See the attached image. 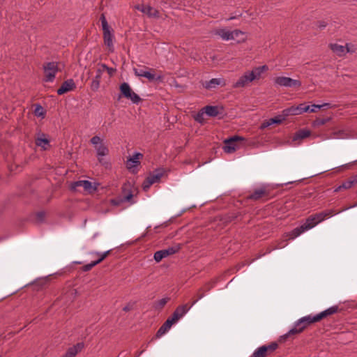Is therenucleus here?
<instances>
[{"instance_id":"nucleus-10","label":"nucleus","mask_w":357,"mask_h":357,"mask_svg":"<svg viewBox=\"0 0 357 357\" xmlns=\"http://www.w3.org/2000/svg\"><path fill=\"white\" fill-rule=\"evenodd\" d=\"M180 249L181 246L179 245H175L174 246L169 247L167 249L158 250L154 253V260L156 262H160L162 259L178 252Z\"/></svg>"},{"instance_id":"nucleus-24","label":"nucleus","mask_w":357,"mask_h":357,"mask_svg":"<svg viewBox=\"0 0 357 357\" xmlns=\"http://www.w3.org/2000/svg\"><path fill=\"white\" fill-rule=\"evenodd\" d=\"M102 73L103 70H101L100 68H98L96 70V75L91 83V89L92 91H97L98 90Z\"/></svg>"},{"instance_id":"nucleus-20","label":"nucleus","mask_w":357,"mask_h":357,"mask_svg":"<svg viewBox=\"0 0 357 357\" xmlns=\"http://www.w3.org/2000/svg\"><path fill=\"white\" fill-rule=\"evenodd\" d=\"M307 326L305 323H302L301 324H298V320L295 322L293 328L290 329L287 333H286L284 337H287L290 335H294L301 333L306 328Z\"/></svg>"},{"instance_id":"nucleus-28","label":"nucleus","mask_w":357,"mask_h":357,"mask_svg":"<svg viewBox=\"0 0 357 357\" xmlns=\"http://www.w3.org/2000/svg\"><path fill=\"white\" fill-rule=\"evenodd\" d=\"M154 72H155L154 69L149 68L146 71L145 74H144V76L142 77L146 78L150 82L162 81V79L164 78L163 76L160 75H157L154 73Z\"/></svg>"},{"instance_id":"nucleus-8","label":"nucleus","mask_w":357,"mask_h":357,"mask_svg":"<svg viewBox=\"0 0 357 357\" xmlns=\"http://www.w3.org/2000/svg\"><path fill=\"white\" fill-rule=\"evenodd\" d=\"M119 89L123 96L130 100L132 103L138 104L142 100L141 98L132 90L128 83L123 82L120 85Z\"/></svg>"},{"instance_id":"nucleus-35","label":"nucleus","mask_w":357,"mask_h":357,"mask_svg":"<svg viewBox=\"0 0 357 357\" xmlns=\"http://www.w3.org/2000/svg\"><path fill=\"white\" fill-rule=\"evenodd\" d=\"M310 135V131L308 130H300L295 133L293 137V141L304 139Z\"/></svg>"},{"instance_id":"nucleus-34","label":"nucleus","mask_w":357,"mask_h":357,"mask_svg":"<svg viewBox=\"0 0 357 357\" xmlns=\"http://www.w3.org/2000/svg\"><path fill=\"white\" fill-rule=\"evenodd\" d=\"M205 114L208 116L215 117L219 114V109L217 106L208 105L203 108Z\"/></svg>"},{"instance_id":"nucleus-49","label":"nucleus","mask_w":357,"mask_h":357,"mask_svg":"<svg viewBox=\"0 0 357 357\" xmlns=\"http://www.w3.org/2000/svg\"><path fill=\"white\" fill-rule=\"evenodd\" d=\"M357 206V202L356 204H354V205L351 206H349L347 208H345L344 209H342L341 211H344L347 209H349V208H354V207H356Z\"/></svg>"},{"instance_id":"nucleus-3","label":"nucleus","mask_w":357,"mask_h":357,"mask_svg":"<svg viewBox=\"0 0 357 357\" xmlns=\"http://www.w3.org/2000/svg\"><path fill=\"white\" fill-rule=\"evenodd\" d=\"M319 223V222L317 221L315 215H312L305 220V222L302 225L296 227L289 233H288L287 236L289 238V239H294L303 232L314 227Z\"/></svg>"},{"instance_id":"nucleus-29","label":"nucleus","mask_w":357,"mask_h":357,"mask_svg":"<svg viewBox=\"0 0 357 357\" xmlns=\"http://www.w3.org/2000/svg\"><path fill=\"white\" fill-rule=\"evenodd\" d=\"M341 212L342 211H339L337 213H335V214H337V213H341ZM334 214H335V211L333 210V209H329V210H325L324 211H321L320 213H316L314 215L316 216V218H317V221L319 222V223H320L322 221H324L326 218L333 216Z\"/></svg>"},{"instance_id":"nucleus-7","label":"nucleus","mask_w":357,"mask_h":357,"mask_svg":"<svg viewBox=\"0 0 357 357\" xmlns=\"http://www.w3.org/2000/svg\"><path fill=\"white\" fill-rule=\"evenodd\" d=\"M278 348V344L273 342L257 348L250 357H267L273 354Z\"/></svg>"},{"instance_id":"nucleus-21","label":"nucleus","mask_w":357,"mask_h":357,"mask_svg":"<svg viewBox=\"0 0 357 357\" xmlns=\"http://www.w3.org/2000/svg\"><path fill=\"white\" fill-rule=\"evenodd\" d=\"M35 142L43 150H47L50 146V141L44 133H38Z\"/></svg>"},{"instance_id":"nucleus-53","label":"nucleus","mask_w":357,"mask_h":357,"mask_svg":"<svg viewBox=\"0 0 357 357\" xmlns=\"http://www.w3.org/2000/svg\"><path fill=\"white\" fill-rule=\"evenodd\" d=\"M98 235V233L94 234L93 236H92V239L93 240Z\"/></svg>"},{"instance_id":"nucleus-27","label":"nucleus","mask_w":357,"mask_h":357,"mask_svg":"<svg viewBox=\"0 0 357 357\" xmlns=\"http://www.w3.org/2000/svg\"><path fill=\"white\" fill-rule=\"evenodd\" d=\"M165 169L163 168H158L155 169L149 176V178L153 181V183H158L165 174Z\"/></svg>"},{"instance_id":"nucleus-13","label":"nucleus","mask_w":357,"mask_h":357,"mask_svg":"<svg viewBox=\"0 0 357 357\" xmlns=\"http://www.w3.org/2000/svg\"><path fill=\"white\" fill-rule=\"evenodd\" d=\"M128 186L123 185L122 188V197L119 199H113L112 200V203L114 205H118L121 202H129L131 204L134 203L132 202V198L133 197L132 191H130L128 188Z\"/></svg>"},{"instance_id":"nucleus-44","label":"nucleus","mask_w":357,"mask_h":357,"mask_svg":"<svg viewBox=\"0 0 357 357\" xmlns=\"http://www.w3.org/2000/svg\"><path fill=\"white\" fill-rule=\"evenodd\" d=\"M101 68V70H107L108 74L110 75H112V74L114 73L115 71V69L112 68H109L108 67L106 64L105 63H102L100 64V67Z\"/></svg>"},{"instance_id":"nucleus-33","label":"nucleus","mask_w":357,"mask_h":357,"mask_svg":"<svg viewBox=\"0 0 357 357\" xmlns=\"http://www.w3.org/2000/svg\"><path fill=\"white\" fill-rule=\"evenodd\" d=\"M215 34L219 36L223 40H231L232 38V31L226 29L217 30Z\"/></svg>"},{"instance_id":"nucleus-19","label":"nucleus","mask_w":357,"mask_h":357,"mask_svg":"<svg viewBox=\"0 0 357 357\" xmlns=\"http://www.w3.org/2000/svg\"><path fill=\"white\" fill-rule=\"evenodd\" d=\"M84 347L83 342H78L73 347H69L66 352L61 357H75Z\"/></svg>"},{"instance_id":"nucleus-6","label":"nucleus","mask_w":357,"mask_h":357,"mask_svg":"<svg viewBox=\"0 0 357 357\" xmlns=\"http://www.w3.org/2000/svg\"><path fill=\"white\" fill-rule=\"evenodd\" d=\"M90 142L96 151V155L98 161L101 162L102 157L107 155L109 153V149L107 146L103 143V140L98 135L93 137Z\"/></svg>"},{"instance_id":"nucleus-5","label":"nucleus","mask_w":357,"mask_h":357,"mask_svg":"<svg viewBox=\"0 0 357 357\" xmlns=\"http://www.w3.org/2000/svg\"><path fill=\"white\" fill-rule=\"evenodd\" d=\"M100 20L103 32L104 43L108 47L109 51L113 52L114 50L113 30L109 27L104 14L101 15Z\"/></svg>"},{"instance_id":"nucleus-40","label":"nucleus","mask_w":357,"mask_h":357,"mask_svg":"<svg viewBox=\"0 0 357 357\" xmlns=\"http://www.w3.org/2000/svg\"><path fill=\"white\" fill-rule=\"evenodd\" d=\"M169 298L166 297L163 298L162 299H160L155 303V309H162L169 301Z\"/></svg>"},{"instance_id":"nucleus-30","label":"nucleus","mask_w":357,"mask_h":357,"mask_svg":"<svg viewBox=\"0 0 357 357\" xmlns=\"http://www.w3.org/2000/svg\"><path fill=\"white\" fill-rule=\"evenodd\" d=\"M341 212L342 211H339L337 213H335V214H337V213H341ZM334 214H335V211L333 210V209H329V210H325L324 211H321L320 213H316L314 215L316 216V218H317V221L319 222V223H320L322 221H324L326 218L333 216Z\"/></svg>"},{"instance_id":"nucleus-37","label":"nucleus","mask_w":357,"mask_h":357,"mask_svg":"<svg viewBox=\"0 0 357 357\" xmlns=\"http://www.w3.org/2000/svg\"><path fill=\"white\" fill-rule=\"evenodd\" d=\"M330 106V104L329 103H324L322 105H306V107H308V111L307 112H317V109H321L322 107H329Z\"/></svg>"},{"instance_id":"nucleus-51","label":"nucleus","mask_w":357,"mask_h":357,"mask_svg":"<svg viewBox=\"0 0 357 357\" xmlns=\"http://www.w3.org/2000/svg\"><path fill=\"white\" fill-rule=\"evenodd\" d=\"M198 301H199L198 298H197L196 300L192 301V302L191 303V304L189 306H191V307H192L194 305H195L197 303V302Z\"/></svg>"},{"instance_id":"nucleus-14","label":"nucleus","mask_w":357,"mask_h":357,"mask_svg":"<svg viewBox=\"0 0 357 357\" xmlns=\"http://www.w3.org/2000/svg\"><path fill=\"white\" fill-rule=\"evenodd\" d=\"M191 308L188 304L179 305L173 312L170 317L176 323L178 320L182 318Z\"/></svg>"},{"instance_id":"nucleus-50","label":"nucleus","mask_w":357,"mask_h":357,"mask_svg":"<svg viewBox=\"0 0 357 357\" xmlns=\"http://www.w3.org/2000/svg\"><path fill=\"white\" fill-rule=\"evenodd\" d=\"M37 215L40 220H42L45 214L43 212H40V213H38Z\"/></svg>"},{"instance_id":"nucleus-9","label":"nucleus","mask_w":357,"mask_h":357,"mask_svg":"<svg viewBox=\"0 0 357 357\" xmlns=\"http://www.w3.org/2000/svg\"><path fill=\"white\" fill-rule=\"evenodd\" d=\"M243 137L234 136L224 141L223 149L227 153H231L239 148L238 144L244 141Z\"/></svg>"},{"instance_id":"nucleus-31","label":"nucleus","mask_w":357,"mask_h":357,"mask_svg":"<svg viewBox=\"0 0 357 357\" xmlns=\"http://www.w3.org/2000/svg\"><path fill=\"white\" fill-rule=\"evenodd\" d=\"M341 212L342 211H339L337 213H335V214H337V213H341ZM334 214H335V211L333 210V209H329V210H325L324 211H321L320 213H316L314 215L316 216V218H317V221L319 222V223H320L322 221H324L326 218L333 216Z\"/></svg>"},{"instance_id":"nucleus-32","label":"nucleus","mask_w":357,"mask_h":357,"mask_svg":"<svg viewBox=\"0 0 357 357\" xmlns=\"http://www.w3.org/2000/svg\"><path fill=\"white\" fill-rule=\"evenodd\" d=\"M267 195L268 192L266 188L263 186L255 189V191L249 196V199L257 200Z\"/></svg>"},{"instance_id":"nucleus-18","label":"nucleus","mask_w":357,"mask_h":357,"mask_svg":"<svg viewBox=\"0 0 357 357\" xmlns=\"http://www.w3.org/2000/svg\"><path fill=\"white\" fill-rule=\"evenodd\" d=\"M226 82L223 78H213L209 81H206L203 84V86L206 89H213L218 86H225Z\"/></svg>"},{"instance_id":"nucleus-23","label":"nucleus","mask_w":357,"mask_h":357,"mask_svg":"<svg viewBox=\"0 0 357 357\" xmlns=\"http://www.w3.org/2000/svg\"><path fill=\"white\" fill-rule=\"evenodd\" d=\"M286 118H287V116H284L283 113L282 112V115L275 116L274 118L269 119L268 120H267L265 122H264L261 125L260 128L261 129H264V128H266L271 126L272 124H275H275H280L283 121H284Z\"/></svg>"},{"instance_id":"nucleus-25","label":"nucleus","mask_w":357,"mask_h":357,"mask_svg":"<svg viewBox=\"0 0 357 357\" xmlns=\"http://www.w3.org/2000/svg\"><path fill=\"white\" fill-rule=\"evenodd\" d=\"M232 40H235L237 43H244L247 40V34L238 29L232 31Z\"/></svg>"},{"instance_id":"nucleus-16","label":"nucleus","mask_w":357,"mask_h":357,"mask_svg":"<svg viewBox=\"0 0 357 357\" xmlns=\"http://www.w3.org/2000/svg\"><path fill=\"white\" fill-rule=\"evenodd\" d=\"M76 88V84L73 79H68L63 82L61 86L57 89L58 95H63L69 91H73Z\"/></svg>"},{"instance_id":"nucleus-2","label":"nucleus","mask_w":357,"mask_h":357,"mask_svg":"<svg viewBox=\"0 0 357 357\" xmlns=\"http://www.w3.org/2000/svg\"><path fill=\"white\" fill-rule=\"evenodd\" d=\"M338 307L337 305H333L315 315L309 314L299 319L298 324H301L302 323H305L308 326L313 323L319 321L320 320L327 317L328 316L336 313Z\"/></svg>"},{"instance_id":"nucleus-46","label":"nucleus","mask_w":357,"mask_h":357,"mask_svg":"<svg viewBox=\"0 0 357 357\" xmlns=\"http://www.w3.org/2000/svg\"><path fill=\"white\" fill-rule=\"evenodd\" d=\"M204 296H205V294L203 293V289L200 288L198 290V294H197V298H198V300L202 299V298L204 297Z\"/></svg>"},{"instance_id":"nucleus-52","label":"nucleus","mask_w":357,"mask_h":357,"mask_svg":"<svg viewBox=\"0 0 357 357\" xmlns=\"http://www.w3.org/2000/svg\"><path fill=\"white\" fill-rule=\"evenodd\" d=\"M342 189H344V188L342 187V185H340V186H338L337 188H336L335 189V190H334V191H335V192H338V191H340V190H342Z\"/></svg>"},{"instance_id":"nucleus-17","label":"nucleus","mask_w":357,"mask_h":357,"mask_svg":"<svg viewBox=\"0 0 357 357\" xmlns=\"http://www.w3.org/2000/svg\"><path fill=\"white\" fill-rule=\"evenodd\" d=\"M79 187L83 188L84 190L87 192H91L94 190L92 187V183L86 180H82L73 183L70 188L74 191H77L79 190Z\"/></svg>"},{"instance_id":"nucleus-38","label":"nucleus","mask_w":357,"mask_h":357,"mask_svg":"<svg viewBox=\"0 0 357 357\" xmlns=\"http://www.w3.org/2000/svg\"><path fill=\"white\" fill-rule=\"evenodd\" d=\"M148 69V67L141 66L140 68H134L133 71L136 76L142 77Z\"/></svg>"},{"instance_id":"nucleus-12","label":"nucleus","mask_w":357,"mask_h":357,"mask_svg":"<svg viewBox=\"0 0 357 357\" xmlns=\"http://www.w3.org/2000/svg\"><path fill=\"white\" fill-rule=\"evenodd\" d=\"M308 107H306L305 103H301L297 106L293 105L290 107L284 109L282 110V113L284 116H296L302 114L304 112H307Z\"/></svg>"},{"instance_id":"nucleus-43","label":"nucleus","mask_w":357,"mask_h":357,"mask_svg":"<svg viewBox=\"0 0 357 357\" xmlns=\"http://www.w3.org/2000/svg\"><path fill=\"white\" fill-rule=\"evenodd\" d=\"M153 184V181L151 182L149 177H147L142 183V188L144 191H147Z\"/></svg>"},{"instance_id":"nucleus-55","label":"nucleus","mask_w":357,"mask_h":357,"mask_svg":"<svg viewBox=\"0 0 357 357\" xmlns=\"http://www.w3.org/2000/svg\"><path fill=\"white\" fill-rule=\"evenodd\" d=\"M284 245H282V246H278V248H281L282 247H284Z\"/></svg>"},{"instance_id":"nucleus-39","label":"nucleus","mask_w":357,"mask_h":357,"mask_svg":"<svg viewBox=\"0 0 357 357\" xmlns=\"http://www.w3.org/2000/svg\"><path fill=\"white\" fill-rule=\"evenodd\" d=\"M204 114H205V112H204V109H202L201 111H199L197 114H196L194 116V119L198 123H203L205 121Z\"/></svg>"},{"instance_id":"nucleus-54","label":"nucleus","mask_w":357,"mask_h":357,"mask_svg":"<svg viewBox=\"0 0 357 357\" xmlns=\"http://www.w3.org/2000/svg\"><path fill=\"white\" fill-rule=\"evenodd\" d=\"M149 15H155V13H148Z\"/></svg>"},{"instance_id":"nucleus-22","label":"nucleus","mask_w":357,"mask_h":357,"mask_svg":"<svg viewBox=\"0 0 357 357\" xmlns=\"http://www.w3.org/2000/svg\"><path fill=\"white\" fill-rule=\"evenodd\" d=\"M174 323L175 322L172 319V318L169 317L158 329V331L156 333L155 337L157 338L162 337L170 329V328Z\"/></svg>"},{"instance_id":"nucleus-47","label":"nucleus","mask_w":357,"mask_h":357,"mask_svg":"<svg viewBox=\"0 0 357 357\" xmlns=\"http://www.w3.org/2000/svg\"><path fill=\"white\" fill-rule=\"evenodd\" d=\"M318 26L320 28V29H324L326 26V24L325 22L324 21H321V22H318Z\"/></svg>"},{"instance_id":"nucleus-48","label":"nucleus","mask_w":357,"mask_h":357,"mask_svg":"<svg viewBox=\"0 0 357 357\" xmlns=\"http://www.w3.org/2000/svg\"><path fill=\"white\" fill-rule=\"evenodd\" d=\"M326 120H324V119H322V120H319V121H317V123L318 125H323L326 123Z\"/></svg>"},{"instance_id":"nucleus-1","label":"nucleus","mask_w":357,"mask_h":357,"mask_svg":"<svg viewBox=\"0 0 357 357\" xmlns=\"http://www.w3.org/2000/svg\"><path fill=\"white\" fill-rule=\"evenodd\" d=\"M268 70L266 65L254 68L251 71H246L241 75L238 79L233 84L235 89L243 88L248 86L252 81L259 79L261 74Z\"/></svg>"},{"instance_id":"nucleus-11","label":"nucleus","mask_w":357,"mask_h":357,"mask_svg":"<svg viewBox=\"0 0 357 357\" xmlns=\"http://www.w3.org/2000/svg\"><path fill=\"white\" fill-rule=\"evenodd\" d=\"M274 84L279 86L299 87L301 82L298 79H294L287 77H277L274 79Z\"/></svg>"},{"instance_id":"nucleus-36","label":"nucleus","mask_w":357,"mask_h":357,"mask_svg":"<svg viewBox=\"0 0 357 357\" xmlns=\"http://www.w3.org/2000/svg\"><path fill=\"white\" fill-rule=\"evenodd\" d=\"M357 182L356 181V178L354 176H351L348 180L345 181L342 183V187L344 189H349L351 188L354 185L356 184Z\"/></svg>"},{"instance_id":"nucleus-26","label":"nucleus","mask_w":357,"mask_h":357,"mask_svg":"<svg viewBox=\"0 0 357 357\" xmlns=\"http://www.w3.org/2000/svg\"><path fill=\"white\" fill-rule=\"evenodd\" d=\"M143 158V155L141 153L136 152L132 157L128 159L127 166L128 169H131L139 164V160Z\"/></svg>"},{"instance_id":"nucleus-41","label":"nucleus","mask_w":357,"mask_h":357,"mask_svg":"<svg viewBox=\"0 0 357 357\" xmlns=\"http://www.w3.org/2000/svg\"><path fill=\"white\" fill-rule=\"evenodd\" d=\"M34 114L38 117H44V109L40 105H36V108L34 109Z\"/></svg>"},{"instance_id":"nucleus-42","label":"nucleus","mask_w":357,"mask_h":357,"mask_svg":"<svg viewBox=\"0 0 357 357\" xmlns=\"http://www.w3.org/2000/svg\"><path fill=\"white\" fill-rule=\"evenodd\" d=\"M109 252H110V250H107V251H105V252H102V253L97 252L96 254L97 255L100 256V257H99L98 259L95 261L96 262V264H98L102 261H103L107 257V255L109 254Z\"/></svg>"},{"instance_id":"nucleus-45","label":"nucleus","mask_w":357,"mask_h":357,"mask_svg":"<svg viewBox=\"0 0 357 357\" xmlns=\"http://www.w3.org/2000/svg\"><path fill=\"white\" fill-rule=\"evenodd\" d=\"M96 265H97L96 262L95 261H93L88 264L84 265L82 268H83L84 271H89Z\"/></svg>"},{"instance_id":"nucleus-15","label":"nucleus","mask_w":357,"mask_h":357,"mask_svg":"<svg viewBox=\"0 0 357 357\" xmlns=\"http://www.w3.org/2000/svg\"><path fill=\"white\" fill-rule=\"evenodd\" d=\"M349 47L350 45L349 44H347L345 46L337 43L330 45L331 50L338 56H343L347 52H354Z\"/></svg>"},{"instance_id":"nucleus-4","label":"nucleus","mask_w":357,"mask_h":357,"mask_svg":"<svg viewBox=\"0 0 357 357\" xmlns=\"http://www.w3.org/2000/svg\"><path fill=\"white\" fill-rule=\"evenodd\" d=\"M64 65L60 62L50 61L43 65L44 81L45 82H53L56 75L59 71H61Z\"/></svg>"}]
</instances>
